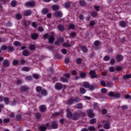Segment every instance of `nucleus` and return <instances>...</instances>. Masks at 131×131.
I'll return each instance as SVG.
<instances>
[{
    "instance_id": "f257e3e1",
    "label": "nucleus",
    "mask_w": 131,
    "mask_h": 131,
    "mask_svg": "<svg viewBox=\"0 0 131 131\" xmlns=\"http://www.w3.org/2000/svg\"><path fill=\"white\" fill-rule=\"evenodd\" d=\"M26 7L27 8H33L35 6V2L33 1H31L30 2H27L25 4Z\"/></svg>"
},
{
    "instance_id": "f03ea898",
    "label": "nucleus",
    "mask_w": 131,
    "mask_h": 131,
    "mask_svg": "<svg viewBox=\"0 0 131 131\" xmlns=\"http://www.w3.org/2000/svg\"><path fill=\"white\" fill-rule=\"evenodd\" d=\"M108 97H113L114 98H117L118 99V98H120V94L119 93H114L113 92H110L108 94Z\"/></svg>"
},
{
    "instance_id": "7ed1b4c3",
    "label": "nucleus",
    "mask_w": 131,
    "mask_h": 131,
    "mask_svg": "<svg viewBox=\"0 0 131 131\" xmlns=\"http://www.w3.org/2000/svg\"><path fill=\"white\" fill-rule=\"evenodd\" d=\"M48 95V91L46 89H43L41 91L40 93H39L37 95L38 98H42V96H46Z\"/></svg>"
},
{
    "instance_id": "20e7f679",
    "label": "nucleus",
    "mask_w": 131,
    "mask_h": 131,
    "mask_svg": "<svg viewBox=\"0 0 131 131\" xmlns=\"http://www.w3.org/2000/svg\"><path fill=\"white\" fill-rule=\"evenodd\" d=\"M89 75L90 76L91 78H97L98 77V74H96V71L94 70H91L89 72Z\"/></svg>"
},
{
    "instance_id": "39448f33",
    "label": "nucleus",
    "mask_w": 131,
    "mask_h": 131,
    "mask_svg": "<svg viewBox=\"0 0 131 131\" xmlns=\"http://www.w3.org/2000/svg\"><path fill=\"white\" fill-rule=\"evenodd\" d=\"M101 123H105L103 127L105 128V129H109L110 128V122H107L105 120H103L101 122H100Z\"/></svg>"
},
{
    "instance_id": "423d86ee",
    "label": "nucleus",
    "mask_w": 131,
    "mask_h": 131,
    "mask_svg": "<svg viewBox=\"0 0 131 131\" xmlns=\"http://www.w3.org/2000/svg\"><path fill=\"white\" fill-rule=\"evenodd\" d=\"M80 116V114L78 113H73L72 119L73 120H78L79 119V117Z\"/></svg>"
},
{
    "instance_id": "0eeeda50",
    "label": "nucleus",
    "mask_w": 131,
    "mask_h": 131,
    "mask_svg": "<svg viewBox=\"0 0 131 131\" xmlns=\"http://www.w3.org/2000/svg\"><path fill=\"white\" fill-rule=\"evenodd\" d=\"M55 88L56 90H62V89L63 88V85H62L61 83L57 82L55 84Z\"/></svg>"
},
{
    "instance_id": "6e6552de",
    "label": "nucleus",
    "mask_w": 131,
    "mask_h": 131,
    "mask_svg": "<svg viewBox=\"0 0 131 131\" xmlns=\"http://www.w3.org/2000/svg\"><path fill=\"white\" fill-rule=\"evenodd\" d=\"M87 113L89 115V117L90 118H93V117H95V114L93 113V110H89L87 111Z\"/></svg>"
},
{
    "instance_id": "1a4fd4ad",
    "label": "nucleus",
    "mask_w": 131,
    "mask_h": 131,
    "mask_svg": "<svg viewBox=\"0 0 131 131\" xmlns=\"http://www.w3.org/2000/svg\"><path fill=\"white\" fill-rule=\"evenodd\" d=\"M48 42L49 43L53 44L54 43V42L55 41V37L53 35H51L48 38Z\"/></svg>"
},
{
    "instance_id": "9d476101",
    "label": "nucleus",
    "mask_w": 131,
    "mask_h": 131,
    "mask_svg": "<svg viewBox=\"0 0 131 131\" xmlns=\"http://www.w3.org/2000/svg\"><path fill=\"white\" fill-rule=\"evenodd\" d=\"M54 14L56 17H57V18H62L63 16V14H62V12L61 11H56Z\"/></svg>"
},
{
    "instance_id": "9b49d317",
    "label": "nucleus",
    "mask_w": 131,
    "mask_h": 131,
    "mask_svg": "<svg viewBox=\"0 0 131 131\" xmlns=\"http://www.w3.org/2000/svg\"><path fill=\"white\" fill-rule=\"evenodd\" d=\"M123 59V56L122 55L119 54L116 56L117 62H121Z\"/></svg>"
},
{
    "instance_id": "f8f14e48",
    "label": "nucleus",
    "mask_w": 131,
    "mask_h": 131,
    "mask_svg": "<svg viewBox=\"0 0 131 131\" xmlns=\"http://www.w3.org/2000/svg\"><path fill=\"white\" fill-rule=\"evenodd\" d=\"M3 65L5 67H9L10 66V61L8 59H5L3 61Z\"/></svg>"
},
{
    "instance_id": "ddd939ff",
    "label": "nucleus",
    "mask_w": 131,
    "mask_h": 131,
    "mask_svg": "<svg viewBox=\"0 0 131 131\" xmlns=\"http://www.w3.org/2000/svg\"><path fill=\"white\" fill-rule=\"evenodd\" d=\"M52 128L56 129L58 128V123H57V122L54 121L52 122V124L51 125Z\"/></svg>"
},
{
    "instance_id": "4468645a",
    "label": "nucleus",
    "mask_w": 131,
    "mask_h": 131,
    "mask_svg": "<svg viewBox=\"0 0 131 131\" xmlns=\"http://www.w3.org/2000/svg\"><path fill=\"white\" fill-rule=\"evenodd\" d=\"M32 14V11L30 10H28L24 12V16L28 17V16H30Z\"/></svg>"
},
{
    "instance_id": "2eb2a0df",
    "label": "nucleus",
    "mask_w": 131,
    "mask_h": 131,
    "mask_svg": "<svg viewBox=\"0 0 131 131\" xmlns=\"http://www.w3.org/2000/svg\"><path fill=\"white\" fill-rule=\"evenodd\" d=\"M74 103V99L72 98H70L67 101V105H72Z\"/></svg>"
},
{
    "instance_id": "dca6fc26",
    "label": "nucleus",
    "mask_w": 131,
    "mask_h": 131,
    "mask_svg": "<svg viewBox=\"0 0 131 131\" xmlns=\"http://www.w3.org/2000/svg\"><path fill=\"white\" fill-rule=\"evenodd\" d=\"M57 29H58L59 31H64L65 28L64 27V26L62 25H58L57 26Z\"/></svg>"
},
{
    "instance_id": "f3484780",
    "label": "nucleus",
    "mask_w": 131,
    "mask_h": 131,
    "mask_svg": "<svg viewBox=\"0 0 131 131\" xmlns=\"http://www.w3.org/2000/svg\"><path fill=\"white\" fill-rule=\"evenodd\" d=\"M20 90L22 91V92H26L29 90V88H28L27 86H23L20 88Z\"/></svg>"
},
{
    "instance_id": "a211bd4d",
    "label": "nucleus",
    "mask_w": 131,
    "mask_h": 131,
    "mask_svg": "<svg viewBox=\"0 0 131 131\" xmlns=\"http://www.w3.org/2000/svg\"><path fill=\"white\" fill-rule=\"evenodd\" d=\"M46 109H47V106L45 105H42L40 106V112H45V111H46Z\"/></svg>"
},
{
    "instance_id": "6ab92c4d",
    "label": "nucleus",
    "mask_w": 131,
    "mask_h": 131,
    "mask_svg": "<svg viewBox=\"0 0 131 131\" xmlns=\"http://www.w3.org/2000/svg\"><path fill=\"white\" fill-rule=\"evenodd\" d=\"M23 55L25 57H28L29 56V52L28 50H25L23 52Z\"/></svg>"
},
{
    "instance_id": "aec40b11",
    "label": "nucleus",
    "mask_w": 131,
    "mask_h": 131,
    "mask_svg": "<svg viewBox=\"0 0 131 131\" xmlns=\"http://www.w3.org/2000/svg\"><path fill=\"white\" fill-rule=\"evenodd\" d=\"M49 9L48 8H44L42 10V14L43 15H47V14H48V13H49Z\"/></svg>"
},
{
    "instance_id": "412c9836",
    "label": "nucleus",
    "mask_w": 131,
    "mask_h": 131,
    "mask_svg": "<svg viewBox=\"0 0 131 131\" xmlns=\"http://www.w3.org/2000/svg\"><path fill=\"white\" fill-rule=\"evenodd\" d=\"M82 106V103H78L76 106H75V107L77 109H82L83 107Z\"/></svg>"
},
{
    "instance_id": "4be33fe9",
    "label": "nucleus",
    "mask_w": 131,
    "mask_h": 131,
    "mask_svg": "<svg viewBox=\"0 0 131 131\" xmlns=\"http://www.w3.org/2000/svg\"><path fill=\"white\" fill-rule=\"evenodd\" d=\"M7 49L9 52H14V51H15V48H14L12 46H8L7 47Z\"/></svg>"
},
{
    "instance_id": "5701e85b",
    "label": "nucleus",
    "mask_w": 131,
    "mask_h": 131,
    "mask_svg": "<svg viewBox=\"0 0 131 131\" xmlns=\"http://www.w3.org/2000/svg\"><path fill=\"white\" fill-rule=\"evenodd\" d=\"M4 101L6 105H8L9 103H10L9 97H5L4 99Z\"/></svg>"
},
{
    "instance_id": "b1692460",
    "label": "nucleus",
    "mask_w": 131,
    "mask_h": 131,
    "mask_svg": "<svg viewBox=\"0 0 131 131\" xmlns=\"http://www.w3.org/2000/svg\"><path fill=\"white\" fill-rule=\"evenodd\" d=\"M60 80L62 82H68V78H67L65 77H61L60 78Z\"/></svg>"
},
{
    "instance_id": "393cba45",
    "label": "nucleus",
    "mask_w": 131,
    "mask_h": 131,
    "mask_svg": "<svg viewBox=\"0 0 131 131\" xmlns=\"http://www.w3.org/2000/svg\"><path fill=\"white\" fill-rule=\"evenodd\" d=\"M39 129L40 131H46L47 129V126L44 125H41L39 127Z\"/></svg>"
},
{
    "instance_id": "a878e982",
    "label": "nucleus",
    "mask_w": 131,
    "mask_h": 131,
    "mask_svg": "<svg viewBox=\"0 0 131 131\" xmlns=\"http://www.w3.org/2000/svg\"><path fill=\"white\" fill-rule=\"evenodd\" d=\"M83 86L86 89H89L90 88V83L88 82H84L83 83Z\"/></svg>"
},
{
    "instance_id": "bb28decb",
    "label": "nucleus",
    "mask_w": 131,
    "mask_h": 131,
    "mask_svg": "<svg viewBox=\"0 0 131 131\" xmlns=\"http://www.w3.org/2000/svg\"><path fill=\"white\" fill-rule=\"evenodd\" d=\"M31 37L33 39H36L38 37V34L37 33H34L31 35Z\"/></svg>"
},
{
    "instance_id": "cd10ccee",
    "label": "nucleus",
    "mask_w": 131,
    "mask_h": 131,
    "mask_svg": "<svg viewBox=\"0 0 131 131\" xmlns=\"http://www.w3.org/2000/svg\"><path fill=\"white\" fill-rule=\"evenodd\" d=\"M129 78H131V74L123 75V79H129Z\"/></svg>"
},
{
    "instance_id": "c85d7f7f",
    "label": "nucleus",
    "mask_w": 131,
    "mask_h": 131,
    "mask_svg": "<svg viewBox=\"0 0 131 131\" xmlns=\"http://www.w3.org/2000/svg\"><path fill=\"white\" fill-rule=\"evenodd\" d=\"M120 25L121 26V27H125L126 26V23L124 21H121L120 22Z\"/></svg>"
},
{
    "instance_id": "c756f323",
    "label": "nucleus",
    "mask_w": 131,
    "mask_h": 131,
    "mask_svg": "<svg viewBox=\"0 0 131 131\" xmlns=\"http://www.w3.org/2000/svg\"><path fill=\"white\" fill-rule=\"evenodd\" d=\"M106 86L108 88H112V86H113V82L110 81L107 82Z\"/></svg>"
},
{
    "instance_id": "7c9ffc66",
    "label": "nucleus",
    "mask_w": 131,
    "mask_h": 131,
    "mask_svg": "<svg viewBox=\"0 0 131 131\" xmlns=\"http://www.w3.org/2000/svg\"><path fill=\"white\" fill-rule=\"evenodd\" d=\"M13 45L15 47H20V46H21V42L18 41H15L13 42Z\"/></svg>"
},
{
    "instance_id": "2f4dec72",
    "label": "nucleus",
    "mask_w": 131,
    "mask_h": 131,
    "mask_svg": "<svg viewBox=\"0 0 131 131\" xmlns=\"http://www.w3.org/2000/svg\"><path fill=\"white\" fill-rule=\"evenodd\" d=\"M42 90V88L40 86H38L36 88V91L37 93H40Z\"/></svg>"
},
{
    "instance_id": "473e14b6",
    "label": "nucleus",
    "mask_w": 131,
    "mask_h": 131,
    "mask_svg": "<svg viewBox=\"0 0 131 131\" xmlns=\"http://www.w3.org/2000/svg\"><path fill=\"white\" fill-rule=\"evenodd\" d=\"M16 118L18 121H20V120H22V116H21L20 114L17 115Z\"/></svg>"
},
{
    "instance_id": "72a5a7b5",
    "label": "nucleus",
    "mask_w": 131,
    "mask_h": 131,
    "mask_svg": "<svg viewBox=\"0 0 131 131\" xmlns=\"http://www.w3.org/2000/svg\"><path fill=\"white\" fill-rule=\"evenodd\" d=\"M80 77H81L82 78H85L86 75L85 73H84V72H80Z\"/></svg>"
},
{
    "instance_id": "f704fd0d",
    "label": "nucleus",
    "mask_w": 131,
    "mask_h": 131,
    "mask_svg": "<svg viewBox=\"0 0 131 131\" xmlns=\"http://www.w3.org/2000/svg\"><path fill=\"white\" fill-rule=\"evenodd\" d=\"M88 130L89 131H96V127L94 126H89L88 128Z\"/></svg>"
},
{
    "instance_id": "c9c22d12",
    "label": "nucleus",
    "mask_w": 131,
    "mask_h": 131,
    "mask_svg": "<svg viewBox=\"0 0 131 131\" xmlns=\"http://www.w3.org/2000/svg\"><path fill=\"white\" fill-rule=\"evenodd\" d=\"M80 94H82V95H83V94H84L85 93H86V91L85 90V89H84V88H80Z\"/></svg>"
},
{
    "instance_id": "e433bc0d",
    "label": "nucleus",
    "mask_w": 131,
    "mask_h": 131,
    "mask_svg": "<svg viewBox=\"0 0 131 131\" xmlns=\"http://www.w3.org/2000/svg\"><path fill=\"white\" fill-rule=\"evenodd\" d=\"M97 122V119L96 118H93L90 120V123L91 124H95Z\"/></svg>"
},
{
    "instance_id": "4c0bfd02",
    "label": "nucleus",
    "mask_w": 131,
    "mask_h": 131,
    "mask_svg": "<svg viewBox=\"0 0 131 131\" xmlns=\"http://www.w3.org/2000/svg\"><path fill=\"white\" fill-rule=\"evenodd\" d=\"M82 62V59L81 58H78L76 59V63L77 64H81V62Z\"/></svg>"
},
{
    "instance_id": "58836bf2",
    "label": "nucleus",
    "mask_w": 131,
    "mask_h": 131,
    "mask_svg": "<svg viewBox=\"0 0 131 131\" xmlns=\"http://www.w3.org/2000/svg\"><path fill=\"white\" fill-rule=\"evenodd\" d=\"M52 9L54 11H58V10H59V6H58V5H53L52 6Z\"/></svg>"
},
{
    "instance_id": "ea45409f",
    "label": "nucleus",
    "mask_w": 131,
    "mask_h": 131,
    "mask_svg": "<svg viewBox=\"0 0 131 131\" xmlns=\"http://www.w3.org/2000/svg\"><path fill=\"white\" fill-rule=\"evenodd\" d=\"M75 28V25H73V24H71L68 26L69 29H74Z\"/></svg>"
},
{
    "instance_id": "a19ab883",
    "label": "nucleus",
    "mask_w": 131,
    "mask_h": 131,
    "mask_svg": "<svg viewBox=\"0 0 131 131\" xmlns=\"http://www.w3.org/2000/svg\"><path fill=\"white\" fill-rule=\"evenodd\" d=\"M11 5L12 7H16V5H17V2L15 0L12 1L11 3Z\"/></svg>"
},
{
    "instance_id": "79ce46f5",
    "label": "nucleus",
    "mask_w": 131,
    "mask_h": 131,
    "mask_svg": "<svg viewBox=\"0 0 131 131\" xmlns=\"http://www.w3.org/2000/svg\"><path fill=\"white\" fill-rule=\"evenodd\" d=\"M16 18L17 20H21L22 19V15L20 14H17L16 15Z\"/></svg>"
},
{
    "instance_id": "37998d69",
    "label": "nucleus",
    "mask_w": 131,
    "mask_h": 131,
    "mask_svg": "<svg viewBox=\"0 0 131 131\" xmlns=\"http://www.w3.org/2000/svg\"><path fill=\"white\" fill-rule=\"evenodd\" d=\"M29 49L30 51H34L35 50V46L34 45H31L29 47Z\"/></svg>"
},
{
    "instance_id": "c03bdc74",
    "label": "nucleus",
    "mask_w": 131,
    "mask_h": 131,
    "mask_svg": "<svg viewBox=\"0 0 131 131\" xmlns=\"http://www.w3.org/2000/svg\"><path fill=\"white\" fill-rule=\"evenodd\" d=\"M100 84L101 85H102V86H104V87L106 86V82H105V81L103 80H100Z\"/></svg>"
},
{
    "instance_id": "a18cd8bd",
    "label": "nucleus",
    "mask_w": 131,
    "mask_h": 131,
    "mask_svg": "<svg viewBox=\"0 0 131 131\" xmlns=\"http://www.w3.org/2000/svg\"><path fill=\"white\" fill-rule=\"evenodd\" d=\"M79 4L81 6H86V3L85 2L82 0L79 1Z\"/></svg>"
},
{
    "instance_id": "49530a36",
    "label": "nucleus",
    "mask_w": 131,
    "mask_h": 131,
    "mask_svg": "<svg viewBox=\"0 0 131 131\" xmlns=\"http://www.w3.org/2000/svg\"><path fill=\"white\" fill-rule=\"evenodd\" d=\"M103 60L104 61H109L110 60V56L106 55L103 57Z\"/></svg>"
},
{
    "instance_id": "de8ad7c7",
    "label": "nucleus",
    "mask_w": 131,
    "mask_h": 131,
    "mask_svg": "<svg viewBox=\"0 0 131 131\" xmlns=\"http://www.w3.org/2000/svg\"><path fill=\"white\" fill-rule=\"evenodd\" d=\"M73 115V114L72 113H68L67 114V116L68 118H72V116Z\"/></svg>"
},
{
    "instance_id": "09e8293b",
    "label": "nucleus",
    "mask_w": 131,
    "mask_h": 131,
    "mask_svg": "<svg viewBox=\"0 0 131 131\" xmlns=\"http://www.w3.org/2000/svg\"><path fill=\"white\" fill-rule=\"evenodd\" d=\"M113 80L114 81H118V80H119V77L118 76H114Z\"/></svg>"
},
{
    "instance_id": "8fccbe9b",
    "label": "nucleus",
    "mask_w": 131,
    "mask_h": 131,
    "mask_svg": "<svg viewBox=\"0 0 131 131\" xmlns=\"http://www.w3.org/2000/svg\"><path fill=\"white\" fill-rule=\"evenodd\" d=\"M71 6L70 3L67 2L64 4V7L66 8V9H68Z\"/></svg>"
},
{
    "instance_id": "3c124183",
    "label": "nucleus",
    "mask_w": 131,
    "mask_h": 131,
    "mask_svg": "<svg viewBox=\"0 0 131 131\" xmlns=\"http://www.w3.org/2000/svg\"><path fill=\"white\" fill-rule=\"evenodd\" d=\"M8 49V46H2L1 48L2 51H6Z\"/></svg>"
},
{
    "instance_id": "603ef678",
    "label": "nucleus",
    "mask_w": 131,
    "mask_h": 131,
    "mask_svg": "<svg viewBox=\"0 0 131 131\" xmlns=\"http://www.w3.org/2000/svg\"><path fill=\"white\" fill-rule=\"evenodd\" d=\"M81 50H82V52H84V53H85V52L88 51V48H86V47H85L84 46H82L81 47Z\"/></svg>"
},
{
    "instance_id": "864d4df0",
    "label": "nucleus",
    "mask_w": 131,
    "mask_h": 131,
    "mask_svg": "<svg viewBox=\"0 0 131 131\" xmlns=\"http://www.w3.org/2000/svg\"><path fill=\"white\" fill-rule=\"evenodd\" d=\"M12 63H13V65H14V66H16V65H18V64H19V61H18V60H14L13 61Z\"/></svg>"
},
{
    "instance_id": "5fc2aeb1",
    "label": "nucleus",
    "mask_w": 131,
    "mask_h": 131,
    "mask_svg": "<svg viewBox=\"0 0 131 131\" xmlns=\"http://www.w3.org/2000/svg\"><path fill=\"white\" fill-rule=\"evenodd\" d=\"M94 46H95V47H98V46H99V45H100V41L99 40H96L94 42Z\"/></svg>"
},
{
    "instance_id": "6e6d98bb",
    "label": "nucleus",
    "mask_w": 131,
    "mask_h": 131,
    "mask_svg": "<svg viewBox=\"0 0 131 131\" xmlns=\"http://www.w3.org/2000/svg\"><path fill=\"white\" fill-rule=\"evenodd\" d=\"M33 77H34L35 79H38V78H39V75L34 74L33 75Z\"/></svg>"
},
{
    "instance_id": "4d7b16f0",
    "label": "nucleus",
    "mask_w": 131,
    "mask_h": 131,
    "mask_svg": "<svg viewBox=\"0 0 131 131\" xmlns=\"http://www.w3.org/2000/svg\"><path fill=\"white\" fill-rule=\"evenodd\" d=\"M94 109H96V110H98V109H99V105H98V103H94Z\"/></svg>"
},
{
    "instance_id": "13d9d810",
    "label": "nucleus",
    "mask_w": 131,
    "mask_h": 131,
    "mask_svg": "<svg viewBox=\"0 0 131 131\" xmlns=\"http://www.w3.org/2000/svg\"><path fill=\"white\" fill-rule=\"evenodd\" d=\"M55 57L56 58H57V59H61L62 58V55L60 54H56L55 55Z\"/></svg>"
},
{
    "instance_id": "bf43d9fd",
    "label": "nucleus",
    "mask_w": 131,
    "mask_h": 131,
    "mask_svg": "<svg viewBox=\"0 0 131 131\" xmlns=\"http://www.w3.org/2000/svg\"><path fill=\"white\" fill-rule=\"evenodd\" d=\"M40 117H41V115L40 114V113L36 114V118H37V119H39Z\"/></svg>"
},
{
    "instance_id": "052dcab7",
    "label": "nucleus",
    "mask_w": 131,
    "mask_h": 131,
    "mask_svg": "<svg viewBox=\"0 0 131 131\" xmlns=\"http://www.w3.org/2000/svg\"><path fill=\"white\" fill-rule=\"evenodd\" d=\"M63 47H66V48H70V46H71L70 44H69L67 42L64 43L63 44Z\"/></svg>"
},
{
    "instance_id": "680f3d73",
    "label": "nucleus",
    "mask_w": 131,
    "mask_h": 131,
    "mask_svg": "<svg viewBox=\"0 0 131 131\" xmlns=\"http://www.w3.org/2000/svg\"><path fill=\"white\" fill-rule=\"evenodd\" d=\"M101 92L102 94H106L107 93V89L106 88H103L101 90Z\"/></svg>"
},
{
    "instance_id": "e2e57ef3",
    "label": "nucleus",
    "mask_w": 131,
    "mask_h": 131,
    "mask_svg": "<svg viewBox=\"0 0 131 131\" xmlns=\"http://www.w3.org/2000/svg\"><path fill=\"white\" fill-rule=\"evenodd\" d=\"M109 70H110V72H114V71L115 70V68H114V67H111L109 68Z\"/></svg>"
},
{
    "instance_id": "0e129e2a",
    "label": "nucleus",
    "mask_w": 131,
    "mask_h": 131,
    "mask_svg": "<svg viewBox=\"0 0 131 131\" xmlns=\"http://www.w3.org/2000/svg\"><path fill=\"white\" fill-rule=\"evenodd\" d=\"M98 15V13L97 12H93L91 13V16L92 17H97V15Z\"/></svg>"
},
{
    "instance_id": "69168bd1",
    "label": "nucleus",
    "mask_w": 131,
    "mask_h": 131,
    "mask_svg": "<svg viewBox=\"0 0 131 131\" xmlns=\"http://www.w3.org/2000/svg\"><path fill=\"white\" fill-rule=\"evenodd\" d=\"M23 71H29V68L28 67H24L22 68Z\"/></svg>"
},
{
    "instance_id": "338daca9",
    "label": "nucleus",
    "mask_w": 131,
    "mask_h": 131,
    "mask_svg": "<svg viewBox=\"0 0 131 131\" xmlns=\"http://www.w3.org/2000/svg\"><path fill=\"white\" fill-rule=\"evenodd\" d=\"M24 25L26 26V27L30 25V22L28 21H26L24 23Z\"/></svg>"
},
{
    "instance_id": "774afa93",
    "label": "nucleus",
    "mask_w": 131,
    "mask_h": 131,
    "mask_svg": "<svg viewBox=\"0 0 131 131\" xmlns=\"http://www.w3.org/2000/svg\"><path fill=\"white\" fill-rule=\"evenodd\" d=\"M95 22L94 20L91 21L90 23V25L91 27H93L95 25Z\"/></svg>"
}]
</instances>
